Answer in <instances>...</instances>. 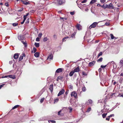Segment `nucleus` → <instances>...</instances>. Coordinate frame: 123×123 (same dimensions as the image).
<instances>
[{
  "label": "nucleus",
  "instance_id": "obj_3",
  "mask_svg": "<svg viewBox=\"0 0 123 123\" xmlns=\"http://www.w3.org/2000/svg\"><path fill=\"white\" fill-rule=\"evenodd\" d=\"M71 95L72 97L73 96L75 98H77V94L75 92H72Z\"/></svg>",
  "mask_w": 123,
  "mask_h": 123
},
{
  "label": "nucleus",
  "instance_id": "obj_48",
  "mask_svg": "<svg viewBox=\"0 0 123 123\" xmlns=\"http://www.w3.org/2000/svg\"><path fill=\"white\" fill-rule=\"evenodd\" d=\"M114 114H112L110 115L109 116H108V117H114Z\"/></svg>",
  "mask_w": 123,
  "mask_h": 123
},
{
  "label": "nucleus",
  "instance_id": "obj_59",
  "mask_svg": "<svg viewBox=\"0 0 123 123\" xmlns=\"http://www.w3.org/2000/svg\"><path fill=\"white\" fill-rule=\"evenodd\" d=\"M70 14L72 15H74V12H70Z\"/></svg>",
  "mask_w": 123,
  "mask_h": 123
},
{
  "label": "nucleus",
  "instance_id": "obj_11",
  "mask_svg": "<svg viewBox=\"0 0 123 123\" xmlns=\"http://www.w3.org/2000/svg\"><path fill=\"white\" fill-rule=\"evenodd\" d=\"M62 110H60L58 112V115L61 116H63L64 115V113L62 112Z\"/></svg>",
  "mask_w": 123,
  "mask_h": 123
},
{
  "label": "nucleus",
  "instance_id": "obj_22",
  "mask_svg": "<svg viewBox=\"0 0 123 123\" xmlns=\"http://www.w3.org/2000/svg\"><path fill=\"white\" fill-rule=\"evenodd\" d=\"M8 77L12 78L13 79H14L15 78V76L14 75H9Z\"/></svg>",
  "mask_w": 123,
  "mask_h": 123
},
{
  "label": "nucleus",
  "instance_id": "obj_35",
  "mask_svg": "<svg viewBox=\"0 0 123 123\" xmlns=\"http://www.w3.org/2000/svg\"><path fill=\"white\" fill-rule=\"evenodd\" d=\"M58 79H59V80H62L63 79V77L61 76H59L58 77Z\"/></svg>",
  "mask_w": 123,
  "mask_h": 123
},
{
  "label": "nucleus",
  "instance_id": "obj_2",
  "mask_svg": "<svg viewBox=\"0 0 123 123\" xmlns=\"http://www.w3.org/2000/svg\"><path fill=\"white\" fill-rule=\"evenodd\" d=\"M65 2V0H57V2L59 5H61L64 4Z\"/></svg>",
  "mask_w": 123,
  "mask_h": 123
},
{
  "label": "nucleus",
  "instance_id": "obj_52",
  "mask_svg": "<svg viewBox=\"0 0 123 123\" xmlns=\"http://www.w3.org/2000/svg\"><path fill=\"white\" fill-rule=\"evenodd\" d=\"M29 14V13H27L25 15H24V17H26L27 16H28Z\"/></svg>",
  "mask_w": 123,
  "mask_h": 123
},
{
  "label": "nucleus",
  "instance_id": "obj_63",
  "mask_svg": "<svg viewBox=\"0 0 123 123\" xmlns=\"http://www.w3.org/2000/svg\"><path fill=\"white\" fill-rule=\"evenodd\" d=\"M106 120L108 121H109L110 120V117H108V116L107 118H106Z\"/></svg>",
  "mask_w": 123,
  "mask_h": 123
},
{
  "label": "nucleus",
  "instance_id": "obj_30",
  "mask_svg": "<svg viewBox=\"0 0 123 123\" xmlns=\"http://www.w3.org/2000/svg\"><path fill=\"white\" fill-rule=\"evenodd\" d=\"M103 58L102 57H101L99 58L98 60V62H101L103 60Z\"/></svg>",
  "mask_w": 123,
  "mask_h": 123
},
{
  "label": "nucleus",
  "instance_id": "obj_39",
  "mask_svg": "<svg viewBox=\"0 0 123 123\" xmlns=\"http://www.w3.org/2000/svg\"><path fill=\"white\" fill-rule=\"evenodd\" d=\"M91 108L90 107H89L88 108L87 110V112H89L91 111Z\"/></svg>",
  "mask_w": 123,
  "mask_h": 123
},
{
  "label": "nucleus",
  "instance_id": "obj_12",
  "mask_svg": "<svg viewBox=\"0 0 123 123\" xmlns=\"http://www.w3.org/2000/svg\"><path fill=\"white\" fill-rule=\"evenodd\" d=\"M76 28L79 30H81L82 28V27L79 24H77L76 26Z\"/></svg>",
  "mask_w": 123,
  "mask_h": 123
},
{
  "label": "nucleus",
  "instance_id": "obj_9",
  "mask_svg": "<svg viewBox=\"0 0 123 123\" xmlns=\"http://www.w3.org/2000/svg\"><path fill=\"white\" fill-rule=\"evenodd\" d=\"M74 72H79L80 71L79 66H78L74 69Z\"/></svg>",
  "mask_w": 123,
  "mask_h": 123
},
{
  "label": "nucleus",
  "instance_id": "obj_45",
  "mask_svg": "<svg viewBox=\"0 0 123 123\" xmlns=\"http://www.w3.org/2000/svg\"><path fill=\"white\" fill-rule=\"evenodd\" d=\"M82 74L83 75L85 76H86L87 75V74L84 72H82Z\"/></svg>",
  "mask_w": 123,
  "mask_h": 123
},
{
  "label": "nucleus",
  "instance_id": "obj_43",
  "mask_svg": "<svg viewBox=\"0 0 123 123\" xmlns=\"http://www.w3.org/2000/svg\"><path fill=\"white\" fill-rule=\"evenodd\" d=\"M68 108L69 109V110H70L69 112H71L72 111V108L71 107H69Z\"/></svg>",
  "mask_w": 123,
  "mask_h": 123
},
{
  "label": "nucleus",
  "instance_id": "obj_6",
  "mask_svg": "<svg viewBox=\"0 0 123 123\" xmlns=\"http://www.w3.org/2000/svg\"><path fill=\"white\" fill-rule=\"evenodd\" d=\"M65 90L64 89H62L60 91L57 95L58 96H59L63 94L65 92Z\"/></svg>",
  "mask_w": 123,
  "mask_h": 123
},
{
  "label": "nucleus",
  "instance_id": "obj_40",
  "mask_svg": "<svg viewBox=\"0 0 123 123\" xmlns=\"http://www.w3.org/2000/svg\"><path fill=\"white\" fill-rule=\"evenodd\" d=\"M21 42L23 43V44L25 45V47H26V46H27V44L26 43L24 42L23 41H22Z\"/></svg>",
  "mask_w": 123,
  "mask_h": 123
},
{
  "label": "nucleus",
  "instance_id": "obj_36",
  "mask_svg": "<svg viewBox=\"0 0 123 123\" xmlns=\"http://www.w3.org/2000/svg\"><path fill=\"white\" fill-rule=\"evenodd\" d=\"M48 40V38L46 37L44 38L43 39V41L44 42H46Z\"/></svg>",
  "mask_w": 123,
  "mask_h": 123
},
{
  "label": "nucleus",
  "instance_id": "obj_31",
  "mask_svg": "<svg viewBox=\"0 0 123 123\" xmlns=\"http://www.w3.org/2000/svg\"><path fill=\"white\" fill-rule=\"evenodd\" d=\"M68 38V37H64L63 39L62 40L63 41H66V40H65V39H67V38Z\"/></svg>",
  "mask_w": 123,
  "mask_h": 123
},
{
  "label": "nucleus",
  "instance_id": "obj_10",
  "mask_svg": "<svg viewBox=\"0 0 123 123\" xmlns=\"http://www.w3.org/2000/svg\"><path fill=\"white\" fill-rule=\"evenodd\" d=\"M49 89L50 90L51 92H52L53 90V84H52L50 86Z\"/></svg>",
  "mask_w": 123,
  "mask_h": 123
},
{
  "label": "nucleus",
  "instance_id": "obj_14",
  "mask_svg": "<svg viewBox=\"0 0 123 123\" xmlns=\"http://www.w3.org/2000/svg\"><path fill=\"white\" fill-rule=\"evenodd\" d=\"M113 6L112 4L111 3L109 5H108L107 8L109 9H113Z\"/></svg>",
  "mask_w": 123,
  "mask_h": 123
},
{
  "label": "nucleus",
  "instance_id": "obj_64",
  "mask_svg": "<svg viewBox=\"0 0 123 123\" xmlns=\"http://www.w3.org/2000/svg\"><path fill=\"white\" fill-rule=\"evenodd\" d=\"M100 0L101 2L103 3L105 2V0Z\"/></svg>",
  "mask_w": 123,
  "mask_h": 123
},
{
  "label": "nucleus",
  "instance_id": "obj_17",
  "mask_svg": "<svg viewBox=\"0 0 123 123\" xmlns=\"http://www.w3.org/2000/svg\"><path fill=\"white\" fill-rule=\"evenodd\" d=\"M110 37H111V39H113L114 38L115 40L117 38H116L115 37H114L113 34H111L110 35Z\"/></svg>",
  "mask_w": 123,
  "mask_h": 123
},
{
  "label": "nucleus",
  "instance_id": "obj_56",
  "mask_svg": "<svg viewBox=\"0 0 123 123\" xmlns=\"http://www.w3.org/2000/svg\"><path fill=\"white\" fill-rule=\"evenodd\" d=\"M42 94V93H39L37 95V96L38 97H39L41 96Z\"/></svg>",
  "mask_w": 123,
  "mask_h": 123
},
{
  "label": "nucleus",
  "instance_id": "obj_26",
  "mask_svg": "<svg viewBox=\"0 0 123 123\" xmlns=\"http://www.w3.org/2000/svg\"><path fill=\"white\" fill-rule=\"evenodd\" d=\"M107 6L108 5L107 4H104L103 5V8H107Z\"/></svg>",
  "mask_w": 123,
  "mask_h": 123
},
{
  "label": "nucleus",
  "instance_id": "obj_32",
  "mask_svg": "<svg viewBox=\"0 0 123 123\" xmlns=\"http://www.w3.org/2000/svg\"><path fill=\"white\" fill-rule=\"evenodd\" d=\"M60 19L61 20H62L63 21H64L65 20H66L67 19V18H64L62 17H60Z\"/></svg>",
  "mask_w": 123,
  "mask_h": 123
},
{
  "label": "nucleus",
  "instance_id": "obj_44",
  "mask_svg": "<svg viewBox=\"0 0 123 123\" xmlns=\"http://www.w3.org/2000/svg\"><path fill=\"white\" fill-rule=\"evenodd\" d=\"M9 3L8 2H6L5 4V6H9V5L8 4Z\"/></svg>",
  "mask_w": 123,
  "mask_h": 123
},
{
  "label": "nucleus",
  "instance_id": "obj_49",
  "mask_svg": "<svg viewBox=\"0 0 123 123\" xmlns=\"http://www.w3.org/2000/svg\"><path fill=\"white\" fill-rule=\"evenodd\" d=\"M33 50L34 51V53H35L36 51H37V49L36 48H33Z\"/></svg>",
  "mask_w": 123,
  "mask_h": 123
},
{
  "label": "nucleus",
  "instance_id": "obj_29",
  "mask_svg": "<svg viewBox=\"0 0 123 123\" xmlns=\"http://www.w3.org/2000/svg\"><path fill=\"white\" fill-rule=\"evenodd\" d=\"M18 25V23H17V22L12 24V25L14 26H16Z\"/></svg>",
  "mask_w": 123,
  "mask_h": 123
},
{
  "label": "nucleus",
  "instance_id": "obj_19",
  "mask_svg": "<svg viewBox=\"0 0 123 123\" xmlns=\"http://www.w3.org/2000/svg\"><path fill=\"white\" fill-rule=\"evenodd\" d=\"M20 106V105H16L14 107H13L12 109V110H14L16 108H17L18 107H19Z\"/></svg>",
  "mask_w": 123,
  "mask_h": 123
},
{
  "label": "nucleus",
  "instance_id": "obj_28",
  "mask_svg": "<svg viewBox=\"0 0 123 123\" xmlns=\"http://www.w3.org/2000/svg\"><path fill=\"white\" fill-rule=\"evenodd\" d=\"M82 90L83 91L85 92L86 90V89L85 87L84 86L82 87Z\"/></svg>",
  "mask_w": 123,
  "mask_h": 123
},
{
  "label": "nucleus",
  "instance_id": "obj_1",
  "mask_svg": "<svg viewBox=\"0 0 123 123\" xmlns=\"http://www.w3.org/2000/svg\"><path fill=\"white\" fill-rule=\"evenodd\" d=\"M102 21H99L98 23L96 22H94L89 26V29H91L92 28L95 27L96 25H98V23Z\"/></svg>",
  "mask_w": 123,
  "mask_h": 123
},
{
  "label": "nucleus",
  "instance_id": "obj_61",
  "mask_svg": "<svg viewBox=\"0 0 123 123\" xmlns=\"http://www.w3.org/2000/svg\"><path fill=\"white\" fill-rule=\"evenodd\" d=\"M109 25L110 24L109 23L107 22H106L105 24V25L107 26Z\"/></svg>",
  "mask_w": 123,
  "mask_h": 123
},
{
  "label": "nucleus",
  "instance_id": "obj_37",
  "mask_svg": "<svg viewBox=\"0 0 123 123\" xmlns=\"http://www.w3.org/2000/svg\"><path fill=\"white\" fill-rule=\"evenodd\" d=\"M106 65L103 66V65H102L101 66V68H102L103 69L105 68L106 67Z\"/></svg>",
  "mask_w": 123,
  "mask_h": 123
},
{
  "label": "nucleus",
  "instance_id": "obj_60",
  "mask_svg": "<svg viewBox=\"0 0 123 123\" xmlns=\"http://www.w3.org/2000/svg\"><path fill=\"white\" fill-rule=\"evenodd\" d=\"M87 1L86 0H85L83 1L82 2V3H84L86 2H87Z\"/></svg>",
  "mask_w": 123,
  "mask_h": 123
},
{
  "label": "nucleus",
  "instance_id": "obj_16",
  "mask_svg": "<svg viewBox=\"0 0 123 123\" xmlns=\"http://www.w3.org/2000/svg\"><path fill=\"white\" fill-rule=\"evenodd\" d=\"M120 65L121 67H122L123 66V58L120 61Z\"/></svg>",
  "mask_w": 123,
  "mask_h": 123
},
{
  "label": "nucleus",
  "instance_id": "obj_5",
  "mask_svg": "<svg viewBox=\"0 0 123 123\" xmlns=\"http://www.w3.org/2000/svg\"><path fill=\"white\" fill-rule=\"evenodd\" d=\"M95 61H93L90 62L88 64V66L89 67H92L93 66L95 63Z\"/></svg>",
  "mask_w": 123,
  "mask_h": 123
},
{
  "label": "nucleus",
  "instance_id": "obj_55",
  "mask_svg": "<svg viewBox=\"0 0 123 123\" xmlns=\"http://www.w3.org/2000/svg\"><path fill=\"white\" fill-rule=\"evenodd\" d=\"M75 34H72L71 36V37H72V38L74 37V38H75Z\"/></svg>",
  "mask_w": 123,
  "mask_h": 123
},
{
  "label": "nucleus",
  "instance_id": "obj_20",
  "mask_svg": "<svg viewBox=\"0 0 123 123\" xmlns=\"http://www.w3.org/2000/svg\"><path fill=\"white\" fill-rule=\"evenodd\" d=\"M74 71H72L69 74V75L70 76H72L74 73Z\"/></svg>",
  "mask_w": 123,
  "mask_h": 123
},
{
  "label": "nucleus",
  "instance_id": "obj_24",
  "mask_svg": "<svg viewBox=\"0 0 123 123\" xmlns=\"http://www.w3.org/2000/svg\"><path fill=\"white\" fill-rule=\"evenodd\" d=\"M113 62V68H114V69H116V68H117V67H116V65L115 64H114V62L113 61H112V62Z\"/></svg>",
  "mask_w": 123,
  "mask_h": 123
},
{
  "label": "nucleus",
  "instance_id": "obj_51",
  "mask_svg": "<svg viewBox=\"0 0 123 123\" xmlns=\"http://www.w3.org/2000/svg\"><path fill=\"white\" fill-rule=\"evenodd\" d=\"M69 92V90H68L65 93V95H67Z\"/></svg>",
  "mask_w": 123,
  "mask_h": 123
},
{
  "label": "nucleus",
  "instance_id": "obj_33",
  "mask_svg": "<svg viewBox=\"0 0 123 123\" xmlns=\"http://www.w3.org/2000/svg\"><path fill=\"white\" fill-rule=\"evenodd\" d=\"M59 99L58 98H57L56 99H54V103H55V102H57L59 101Z\"/></svg>",
  "mask_w": 123,
  "mask_h": 123
},
{
  "label": "nucleus",
  "instance_id": "obj_23",
  "mask_svg": "<svg viewBox=\"0 0 123 123\" xmlns=\"http://www.w3.org/2000/svg\"><path fill=\"white\" fill-rule=\"evenodd\" d=\"M34 45L37 47H38L39 46V44L38 43H35Z\"/></svg>",
  "mask_w": 123,
  "mask_h": 123
},
{
  "label": "nucleus",
  "instance_id": "obj_25",
  "mask_svg": "<svg viewBox=\"0 0 123 123\" xmlns=\"http://www.w3.org/2000/svg\"><path fill=\"white\" fill-rule=\"evenodd\" d=\"M95 0H92L90 2V4H92L93 3L95 2Z\"/></svg>",
  "mask_w": 123,
  "mask_h": 123
},
{
  "label": "nucleus",
  "instance_id": "obj_7",
  "mask_svg": "<svg viewBox=\"0 0 123 123\" xmlns=\"http://www.w3.org/2000/svg\"><path fill=\"white\" fill-rule=\"evenodd\" d=\"M92 100L90 99L88 100V101L86 102V105H88L90 104H92Z\"/></svg>",
  "mask_w": 123,
  "mask_h": 123
},
{
  "label": "nucleus",
  "instance_id": "obj_62",
  "mask_svg": "<svg viewBox=\"0 0 123 123\" xmlns=\"http://www.w3.org/2000/svg\"><path fill=\"white\" fill-rule=\"evenodd\" d=\"M67 98V95H64V99H65Z\"/></svg>",
  "mask_w": 123,
  "mask_h": 123
},
{
  "label": "nucleus",
  "instance_id": "obj_21",
  "mask_svg": "<svg viewBox=\"0 0 123 123\" xmlns=\"http://www.w3.org/2000/svg\"><path fill=\"white\" fill-rule=\"evenodd\" d=\"M23 3L25 5H27L29 4V2H27L26 1H22Z\"/></svg>",
  "mask_w": 123,
  "mask_h": 123
},
{
  "label": "nucleus",
  "instance_id": "obj_50",
  "mask_svg": "<svg viewBox=\"0 0 123 123\" xmlns=\"http://www.w3.org/2000/svg\"><path fill=\"white\" fill-rule=\"evenodd\" d=\"M5 85V84H3L2 85H0V89L2 87H3L4 85Z\"/></svg>",
  "mask_w": 123,
  "mask_h": 123
},
{
  "label": "nucleus",
  "instance_id": "obj_47",
  "mask_svg": "<svg viewBox=\"0 0 123 123\" xmlns=\"http://www.w3.org/2000/svg\"><path fill=\"white\" fill-rule=\"evenodd\" d=\"M36 41L38 42L40 41L39 38L38 37H37L36 39Z\"/></svg>",
  "mask_w": 123,
  "mask_h": 123
},
{
  "label": "nucleus",
  "instance_id": "obj_13",
  "mask_svg": "<svg viewBox=\"0 0 123 123\" xmlns=\"http://www.w3.org/2000/svg\"><path fill=\"white\" fill-rule=\"evenodd\" d=\"M22 55H21L19 57V61H20L23 60V59L24 57H25V54H22Z\"/></svg>",
  "mask_w": 123,
  "mask_h": 123
},
{
  "label": "nucleus",
  "instance_id": "obj_34",
  "mask_svg": "<svg viewBox=\"0 0 123 123\" xmlns=\"http://www.w3.org/2000/svg\"><path fill=\"white\" fill-rule=\"evenodd\" d=\"M44 99H45V98H41L40 99V102L41 103H42L43 102V101Z\"/></svg>",
  "mask_w": 123,
  "mask_h": 123
},
{
  "label": "nucleus",
  "instance_id": "obj_42",
  "mask_svg": "<svg viewBox=\"0 0 123 123\" xmlns=\"http://www.w3.org/2000/svg\"><path fill=\"white\" fill-rule=\"evenodd\" d=\"M42 35V33H39L38 35V37H41Z\"/></svg>",
  "mask_w": 123,
  "mask_h": 123
},
{
  "label": "nucleus",
  "instance_id": "obj_46",
  "mask_svg": "<svg viewBox=\"0 0 123 123\" xmlns=\"http://www.w3.org/2000/svg\"><path fill=\"white\" fill-rule=\"evenodd\" d=\"M34 55L35 57H38L39 56V54H34Z\"/></svg>",
  "mask_w": 123,
  "mask_h": 123
},
{
  "label": "nucleus",
  "instance_id": "obj_18",
  "mask_svg": "<svg viewBox=\"0 0 123 123\" xmlns=\"http://www.w3.org/2000/svg\"><path fill=\"white\" fill-rule=\"evenodd\" d=\"M19 56L18 54H14L13 57L14 59H17L18 58Z\"/></svg>",
  "mask_w": 123,
  "mask_h": 123
},
{
  "label": "nucleus",
  "instance_id": "obj_54",
  "mask_svg": "<svg viewBox=\"0 0 123 123\" xmlns=\"http://www.w3.org/2000/svg\"><path fill=\"white\" fill-rule=\"evenodd\" d=\"M29 22V18H27L26 21V23H28Z\"/></svg>",
  "mask_w": 123,
  "mask_h": 123
},
{
  "label": "nucleus",
  "instance_id": "obj_58",
  "mask_svg": "<svg viewBox=\"0 0 123 123\" xmlns=\"http://www.w3.org/2000/svg\"><path fill=\"white\" fill-rule=\"evenodd\" d=\"M23 8H21V9L18 10V11H19V12L22 11L23 10Z\"/></svg>",
  "mask_w": 123,
  "mask_h": 123
},
{
  "label": "nucleus",
  "instance_id": "obj_38",
  "mask_svg": "<svg viewBox=\"0 0 123 123\" xmlns=\"http://www.w3.org/2000/svg\"><path fill=\"white\" fill-rule=\"evenodd\" d=\"M53 37L54 39H57V36L55 34H54L53 35Z\"/></svg>",
  "mask_w": 123,
  "mask_h": 123
},
{
  "label": "nucleus",
  "instance_id": "obj_27",
  "mask_svg": "<svg viewBox=\"0 0 123 123\" xmlns=\"http://www.w3.org/2000/svg\"><path fill=\"white\" fill-rule=\"evenodd\" d=\"M107 113H104L102 115V116L103 117V118H105L107 115Z\"/></svg>",
  "mask_w": 123,
  "mask_h": 123
},
{
  "label": "nucleus",
  "instance_id": "obj_41",
  "mask_svg": "<svg viewBox=\"0 0 123 123\" xmlns=\"http://www.w3.org/2000/svg\"><path fill=\"white\" fill-rule=\"evenodd\" d=\"M49 121H50L51 123H56V121H55L54 120H50L49 121Z\"/></svg>",
  "mask_w": 123,
  "mask_h": 123
},
{
  "label": "nucleus",
  "instance_id": "obj_4",
  "mask_svg": "<svg viewBox=\"0 0 123 123\" xmlns=\"http://www.w3.org/2000/svg\"><path fill=\"white\" fill-rule=\"evenodd\" d=\"M25 38V36L23 35H18V38L19 40H22Z\"/></svg>",
  "mask_w": 123,
  "mask_h": 123
},
{
  "label": "nucleus",
  "instance_id": "obj_8",
  "mask_svg": "<svg viewBox=\"0 0 123 123\" xmlns=\"http://www.w3.org/2000/svg\"><path fill=\"white\" fill-rule=\"evenodd\" d=\"M53 54H50L47 58V60L50 61L51 60H52L53 59Z\"/></svg>",
  "mask_w": 123,
  "mask_h": 123
},
{
  "label": "nucleus",
  "instance_id": "obj_15",
  "mask_svg": "<svg viewBox=\"0 0 123 123\" xmlns=\"http://www.w3.org/2000/svg\"><path fill=\"white\" fill-rule=\"evenodd\" d=\"M62 69L61 68H59L57 69L56 71V72L59 73L62 72Z\"/></svg>",
  "mask_w": 123,
  "mask_h": 123
},
{
  "label": "nucleus",
  "instance_id": "obj_53",
  "mask_svg": "<svg viewBox=\"0 0 123 123\" xmlns=\"http://www.w3.org/2000/svg\"><path fill=\"white\" fill-rule=\"evenodd\" d=\"M35 11V10H32L31 11H30V12L31 13H34Z\"/></svg>",
  "mask_w": 123,
  "mask_h": 123
},
{
  "label": "nucleus",
  "instance_id": "obj_57",
  "mask_svg": "<svg viewBox=\"0 0 123 123\" xmlns=\"http://www.w3.org/2000/svg\"><path fill=\"white\" fill-rule=\"evenodd\" d=\"M9 77V75H7V76H3L2 77V78H7L8 77Z\"/></svg>",
  "mask_w": 123,
  "mask_h": 123
}]
</instances>
